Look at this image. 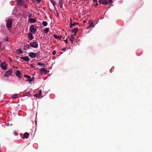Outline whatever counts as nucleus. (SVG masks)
<instances>
[{
    "label": "nucleus",
    "mask_w": 152,
    "mask_h": 152,
    "mask_svg": "<svg viewBox=\"0 0 152 152\" xmlns=\"http://www.w3.org/2000/svg\"><path fill=\"white\" fill-rule=\"evenodd\" d=\"M42 24L44 26H46L48 25V23L46 21H43L42 22Z\"/></svg>",
    "instance_id": "nucleus-25"
},
{
    "label": "nucleus",
    "mask_w": 152,
    "mask_h": 152,
    "mask_svg": "<svg viewBox=\"0 0 152 152\" xmlns=\"http://www.w3.org/2000/svg\"><path fill=\"white\" fill-rule=\"evenodd\" d=\"M41 66H43L44 67H45V64L44 63L41 64Z\"/></svg>",
    "instance_id": "nucleus-33"
},
{
    "label": "nucleus",
    "mask_w": 152,
    "mask_h": 152,
    "mask_svg": "<svg viewBox=\"0 0 152 152\" xmlns=\"http://www.w3.org/2000/svg\"><path fill=\"white\" fill-rule=\"evenodd\" d=\"M1 67L4 70H6L7 69L6 66L4 63L2 62L0 64Z\"/></svg>",
    "instance_id": "nucleus-8"
},
{
    "label": "nucleus",
    "mask_w": 152,
    "mask_h": 152,
    "mask_svg": "<svg viewBox=\"0 0 152 152\" xmlns=\"http://www.w3.org/2000/svg\"><path fill=\"white\" fill-rule=\"evenodd\" d=\"M12 70L11 69H10L5 73L4 76L5 77L9 76L12 74Z\"/></svg>",
    "instance_id": "nucleus-5"
},
{
    "label": "nucleus",
    "mask_w": 152,
    "mask_h": 152,
    "mask_svg": "<svg viewBox=\"0 0 152 152\" xmlns=\"http://www.w3.org/2000/svg\"><path fill=\"white\" fill-rule=\"evenodd\" d=\"M80 1H88L89 0H79Z\"/></svg>",
    "instance_id": "nucleus-42"
},
{
    "label": "nucleus",
    "mask_w": 152,
    "mask_h": 152,
    "mask_svg": "<svg viewBox=\"0 0 152 152\" xmlns=\"http://www.w3.org/2000/svg\"><path fill=\"white\" fill-rule=\"evenodd\" d=\"M94 24H93V23L92 22L91 23H90V25L89 26L87 27V29H88L90 27H94Z\"/></svg>",
    "instance_id": "nucleus-24"
},
{
    "label": "nucleus",
    "mask_w": 152,
    "mask_h": 152,
    "mask_svg": "<svg viewBox=\"0 0 152 152\" xmlns=\"http://www.w3.org/2000/svg\"><path fill=\"white\" fill-rule=\"evenodd\" d=\"M50 2H52V1H54V0H50Z\"/></svg>",
    "instance_id": "nucleus-46"
},
{
    "label": "nucleus",
    "mask_w": 152,
    "mask_h": 152,
    "mask_svg": "<svg viewBox=\"0 0 152 152\" xmlns=\"http://www.w3.org/2000/svg\"><path fill=\"white\" fill-rule=\"evenodd\" d=\"M24 6L25 8H26L27 7L26 5H24Z\"/></svg>",
    "instance_id": "nucleus-45"
},
{
    "label": "nucleus",
    "mask_w": 152,
    "mask_h": 152,
    "mask_svg": "<svg viewBox=\"0 0 152 152\" xmlns=\"http://www.w3.org/2000/svg\"><path fill=\"white\" fill-rule=\"evenodd\" d=\"M32 16V14H29L28 15V17L29 18H31V16Z\"/></svg>",
    "instance_id": "nucleus-35"
},
{
    "label": "nucleus",
    "mask_w": 152,
    "mask_h": 152,
    "mask_svg": "<svg viewBox=\"0 0 152 152\" xmlns=\"http://www.w3.org/2000/svg\"><path fill=\"white\" fill-rule=\"evenodd\" d=\"M24 77H26L27 78H30V76L29 75H24Z\"/></svg>",
    "instance_id": "nucleus-29"
},
{
    "label": "nucleus",
    "mask_w": 152,
    "mask_h": 152,
    "mask_svg": "<svg viewBox=\"0 0 152 152\" xmlns=\"http://www.w3.org/2000/svg\"><path fill=\"white\" fill-rule=\"evenodd\" d=\"M28 56L31 58H33L36 56V54L33 52H30L28 54Z\"/></svg>",
    "instance_id": "nucleus-6"
},
{
    "label": "nucleus",
    "mask_w": 152,
    "mask_h": 152,
    "mask_svg": "<svg viewBox=\"0 0 152 152\" xmlns=\"http://www.w3.org/2000/svg\"><path fill=\"white\" fill-rule=\"evenodd\" d=\"M41 94H42V91L40 90L38 93L36 94H35L34 95V96L35 97H39L41 96Z\"/></svg>",
    "instance_id": "nucleus-11"
},
{
    "label": "nucleus",
    "mask_w": 152,
    "mask_h": 152,
    "mask_svg": "<svg viewBox=\"0 0 152 152\" xmlns=\"http://www.w3.org/2000/svg\"><path fill=\"white\" fill-rule=\"evenodd\" d=\"M14 134H15V136H17L18 135V133L16 132H14Z\"/></svg>",
    "instance_id": "nucleus-32"
},
{
    "label": "nucleus",
    "mask_w": 152,
    "mask_h": 152,
    "mask_svg": "<svg viewBox=\"0 0 152 152\" xmlns=\"http://www.w3.org/2000/svg\"><path fill=\"white\" fill-rule=\"evenodd\" d=\"M30 46L34 48H37L38 47V44L35 42H31L30 43Z\"/></svg>",
    "instance_id": "nucleus-3"
},
{
    "label": "nucleus",
    "mask_w": 152,
    "mask_h": 152,
    "mask_svg": "<svg viewBox=\"0 0 152 152\" xmlns=\"http://www.w3.org/2000/svg\"><path fill=\"white\" fill-rule=\"evenodd\" d=\"M70 24H71V23H72V20L71 18H70Z\"/></svg>",
    "instance_id": "nucleus-41"
},
{
    "label": "nucleus",
    "mask_w": 152,
    "mask_h": 152,
    "mask_svg": "<svg viewBox=\"0 0 152 152\" xmlns=\"http://www.w3.org/2000/svg\"><path fill=\"white\" fill-rule=\"evenodd\" d=\"M59 4L60 5V7L62 8L63 7V1L62 0H58Z\"/></svg>",
    "instance_id": "nucleus-17"
},
{
    "label": "nucleus",
    "mask_w": 152,
    "mask_h": 152,
    "mask_svg": "<svg viewBox=\"0 0 152 152\" xmlns=\"http://www.w3.org/2000/svg\"><path fill=\"white\" fill-rule=\"evenodd\" d=\"M42 72H45V73L47 74V71L45 68H42L40 70Z\"/></svg>",
    "instance_id": "nucleus-19"
},
{
    "label": "nucleus",
    "mask_w": 152,
    "mask_h": 152,
    "mask_svg": "<svg viewBox=\"0 0 152 152\" xmlns=\"http://www.w3.org/2000/svg\"><path fill=\"white\" fill-rule=\"evenodd\" d=\"M29 30L30 32L32 33L33 34H35L37 31V28L34 27L33 25H31L30 26Z\"/></svg>",
    "instance_id": "nucleus-1"
},
{
    "label": "nucleus",
    "mask_w": 152,
    "mask_h": 152,
    "mask_svg": "<svg viewBox=\"0 0 152 152\" xmlns=\"http://www.w3.org/2000/svg\"><path fill=\"white\" fill-rule=\"evenodd\" d=\"M17 4L20 6H22L23 3V0H17Z\"/></svg>",
    "instance_id": "nucleus-10"
},
{
    "label": "nucleus",
    "mask_w": 152,
    "mask_h": 152,
    "mask_svg": "<svg viewBox=\"0 0 152 152\" xmlns=\"http://www.w3.org/2000/svg\"><path fill=\"white\" fill-rule=\"evenodd\" d=\"M51 2L52 3V4H53V6L55 8L56 7H55V6L56 4V2H55V1L54 0V1H52Z\"/></svg>",
    "instance_id": "nucleus-27"
},
{
    "label": "nucleus",
    "mask_w": 152,
    "mask_h": 152,
    "mask_svg": "<svg viewBox=\"0 0 152 152\" xmlns=\"http://www.w3.org/2000/svg\"><path fill=\"white\" fill-rule=\"evenodd\" d=\"M93 1L94 2L96 3L97 2V0H93Z\"/></svg>",
    "instance_id": "nucleus-36"
},
{
    "label": "nucleus",
    "mask_w": 152,
    "mask_h": 152,
    "mask_svg": "<svg viewBox=\"0 0 152 152\" xmlns=\"http://www.w3.org/2000/svg\"><path fill=\"white\" fill-rule=\"evenodd\" d=\"M68 38H69V36L68 37Z\"/></svg>",
    "instance_id": "nucleus-48"
},
{
    "label": "nucleus",
    "mask_w": 152,
    "mask_h": 152,
    "mask_svg": "<svg viewBox=\"0 0 152 152\" xmlns=\"http://www.w3.org/2000/svg\"><path fill=\"white\" fill-rule=\"evenodd\" d=\"M28 20L29 22L31 23H34L36 22L35 19L34 18H30Z\"/></svg>",
    "instance_id": "nucleus-14"
},
{
    "label": "nucleus",
    "mask_w": 152,
    "mask_h": 152,
    "mask_svg": "<svg viewBox=\"0 0 152 152\" xmlns=\"http://www.w3.org/2000/svg\"><path fill=\"white\" fill-rule=\"evenodd\" d=\"M49 31V29L48 28H46L44 30V32L46 34H48Z\"/></svg>",
    "instance_id": "nucleus-26"
},
{
    "label": "nucleus",
    "mask_w": 152,
    "mask_h": 152,
    "mask_svg": "<svg viewBox=\"0 0 152 152\" xmlns=\"http://www.w3.org/2000/svg\"><path fill=\"white\" fill-rule=\"evenodd\" d=\"M16 52L18 54H22L23 53V51L20 49L17 50Z\"/></svg>",
    "instance_id": "nucleus-22"
},
{
    "label": "nucleus",
    "mask_w": 152,
    "mask_h": 152,
    "mask_svg": "<svg viewBox=\"0 0 152 152\" xmlns=\"http://www.w3.org/2000/svg\"><path fill=\"white\" fill-rule=\"evenodd\" d=\"M24 137L25 138H27L29 136V134L28 132H25L23 135Z\"/></svg>",
    "instance_id": "nucleus-20"
},
{
    "label": "nucleus",
    "mask_w": 152,
    "mask_h": 152,
    "mask_svg": "<svg viewBox=\"0 0 152 152\" xmlns=\"http://www.w3.org/2000/svg\"><path fill=\"white\" fill-rule=\"evenodd\" d=\"M53 37L55 38L56 39H60L61 38V36H59L58 35H56V34H54L53 36Z\"/></svg>",
    "instance_id": "nucleus-21"
},
{
    "label": "nucleus",
    "mask_w": 152,
    "mask_h": 152,
    "mask_svg": "<svg viewBox=\"0 0 152 152\" xmlns=\"http://www.w3.org/2000/svg\"><path fill=\"white\" fill-rule=\"evenodd\" d=\"M16 75L20 78L21 77V73L19 71L17 70L16 72Z\"/></svg>",
    "instance_id": "nucleus-13"
},
{
    "label": "nucleus",
    "mask_w": 152,
    "mask_h": 152,
    "mask_svg": "<svg viewBox=\"0 0 152 152\" xmlns=\"http://www.w3.org/2000/svg\"><path fill=\"white\" fill-rule=\"evenodd\" d=\"M28 37L29 39L30 40H31L34 38V37L31 33H29L28 34Z\"/></svg>",
    "instance_id": "nucleus-7"
},
{
    "label": "nucleus",
    "mask_w": 152,
    "mask_h": 152,
    "mask_svg": "<svg viewBox=\"0 0 152 152\" xmlns=\"http://www.w3.org/2000/svg\"><path fill=\"white\" fill-rule=\"evenodd\" d=\"M66 50V48H63L62 49V50L64 51Z\"/></svg>",
    "instance_id": "nucleus-44"
},
{
    "label": "nucleus",
    "mask_w": 152,
    "mask_h": 152,
    "mask_svg": "<svg viewBox=\"0 0 152 152\" xmlns=\"http://www.w3.org/2000/svg\"><path fill=\"white\" fill-rule=\"evenodd\" d=\"M64 41L65 42L66 44H67V38L66 40H64Z\"/></svg>",
    "instance_id": "nucleus-34"
},
{
    "label": "nucleus",
    "mask_w": 152,
    "mask_h": 152,
    "mask_svg": "<svg viewBox=\"0 0 152 152\" xmlns=\"http://www.w3.org/2000/svg\"><path fill=\"white\" fill-rule=\"evenodd\" d=\"M18 95V94H15L12 95V97L13 99H15L17 97Z\"/></svg>",
    "instance_id": "nucleus-23"
},
{
    "label": "nucleus",
    "mask_w": 152,
    "mask_h": 152,
    "mask_svg": "<svg viewBox=\"0 0 152 152\" xmlns=\"http://www.w3.org/2000/svg\"><path fill=\"white\" fill-rule=\"evenodd\" d=\"M74 35H71L70 37L69 38L70 41L71 42V43L72 44L73 42V39H74Z\"/></svg>",
    "instance_id": "nucleus-16"
},
{
    "label": "nucleus",
    "mask_w": 152,
    "mask_h": 152,
    "mask_svg": "<svg viewBox=\"0 0 152 152\" xmlns=\"http://www.w3.org/2000/svg\"><path fill=\"white\" fill-rule=\"evenodd\" d=\"M30 48V46L29 45H24L23 46V49L24 51H26L27 49H29Z\"/></svg>",
    "instance_id": "nucleus-12"
},
{
    "label": "nucleus",
    "mask_w": 152,
    "mask_h": 152,
    "mask_svg": "<svg viewBox=\"0 0 152 152\" xmlns=\"http://www.w3.org/2000/svg\"><path fill=\"white\" fill-rule=\"evenodd\" d=\"M99 2L100 4H102L104 5H107L108 2L107 0H99Z\"/></svg>",
    "instance_id": "nucleus-4"
},
{
    "label": "nucleus",
    "mask_w": 152,
    "mask_h": 152,
    "mask_svg": "<svg viewBox=\"0 0 152 152\" xmlns=\"http://www.w3.org/2000/svg\"><path fill=\"white\" fill-rule=\"evenodd\" d=\"M20 58L21 59H22L26 61H28L29 60V58L27 56L23 57H20Z\"/></svg>",
    "instance_id": "nucleus-9"
},
{
    "label": "nucleus",
    "mask_w": 152,
    "mask_h": 152,
    "mask_svg": "<svg viewBox=\"0 0 152 152\" xmlns=\"http://www.w3.org/2000/svg\"><path fill=\"white\" fill-rule=\"evenodd\" d=\"M10 60L11 61H12V60L10 58Z\"/></svg>",
    "instance_id": "nucleus-47"
},
{
    "label": "nucleus",
    "mask_w": 152,
    "mask_h": 152,
    "mask_svg": "<svg viewBox=\"0 0 152 152\" xmlns=\"http://www.w3.org/2000/svg\"><path fill=\"white\" fill-rule=\"evenodd\" d=\"M78 24L79 23L77 22H75L73 23H71V24H70V28H71L72 26H75Z\"/></svg>",
    "instance_id": "nucleus-18"
},
{
    "label": "nucleus",
    "mask_w": 152,
    "mask_h": 152,
    "mask_svg": "<svg viewBox=\"0 0 152 152\" xmlns=\"http://www.w3.org/2000/svg\"><path fill=\"white\" fill-rule=\"evenodd\" d=\"M56 52L55 51H54L53 52V55H54L56 54Z\"/></svg>",
    "instance_id": "nucleus-39"
},
{
    "label": "nucleus",
    "mask_w": 152,
    "mask_h": 152,
    "mask_svg": "<svg viewBox=\"0 0 152 152\" xmlns=\"http://www.w3.org/2000/svg\"><path fill=\"white\" fill-rule=\"evenodd\" d=\"M38 64L39 66H41V63L40 62H39Z\"/></svg>",
    "instance_id": "nucleus-38"
},
{
    "label": "nucleus",
    "mask_w": 152,
    "mask_h": 152,
    "mask_svg": "<svg viewBox=\"0 0 152 152\" xmlns=\"http://www.w3.org/2000/svg\"><path fill=\"white\" fill-rule=\"evenodd\" d=\"M98 5V4H97V3H96V4H95V5H94V6L96 7Z\"/></svg>",
    "instance_id": "nucleus-40"
},
{
    "label": "nucleus",
    "mask_w": 152,
    "mask_h": 152,
    "mask_svg": "<svg viewBox=\"0 0 152 152\" xmlns=\"http://www.w3.org/2000/svg\"><path fill=\"white\" fill-rule=\"evenodd\" d=\"M38 2H41V0H36Z\"/></svg>",
    "instance_id": "nucleus-43"
},
{
    "label": "nucleus",
    "mask_w": 152,
    "mask_h": 152,
    "mask_svg": "<svg viewBox=\"0 0 152 152\" xmlns=\"http://www.w3.org/2000/svg\"><path fill=\"white\" fill-rule=\"evenodd\" d=\"M30 83L32 81H34V77H32L31 79L30 78Z\"/></svg>",
    "instance_id": "nucleus-30"
},
{
    "label": "nucleus",
    "mask_w": 152,
    "mask_h": 152,
    "mask_svg": "<svg viewBox=\"0 0 152 152\" xmlns=\"http://www.w3.org/2000/svg\"><path fill=\"white\" fill-rule=\"evenodd\" d=\"M28 79H27V80H26V81H29V83H30V78H28Z\"/></svg>",
    "instance_id": "nucleus-37"
},
{
    "label": "nucleus",
    "mask_w": 152,
    "mask_h": 152,
    "mask_svg": "<svg viewBox=\"0 0 152 152\" xmlns=\"http://www.w3.org/2000/svg\"><path fill=\"white\" fill-rule=\"evenodd\" d=\"M36 56L37 58H38L39 56L40 55V52H38L37 53H36Z\"/></svg>",
    "instance_id": "nucleus-28"
},
{
    "label": "nucleus",
    "mask_w": 152,
    "mask_h": 152,
    "mask_svg": "<svg viewBox=\"0 0 152 152\" xmlns=\"http://www.w3.org/2000/svg\"><path fill=\"white\" fill-rule=\"evenodd\" d=\"M12 23V20L11 19H9L7 21L6 25L7 28H10L11 27Z\"/></svg>",
    "instance_id": "nucleus-2"
},
{
    "label": "nucleus",
    "mask_w": 152,
    "mask_h": 152,
    "mask_svg": "<svg viewBox=\"0 0 152 152\" xmlns=\"http://www.w3.org/2000/svg\"><path fill=\"white\" fill-rule=\"evenodd\" d=\"M78 31V28H75L73 29L72 30H71L72 33H74V35H75V34Z\"/></svg>",
    "instance_id": "nucleus-15"
},
{
    "label": "nucleus",
    "mask_w": 152,
    "mask_h": 152,
    "mask_svg": "<svg viewBox=\"0 0 152 152\" xmlns=\"http://www.w3.org/2000/svg\"><path fill=\"white\" fill-rule=\"evenodd\" d=\"M108 2L109 3H113L112 0H109V2Z\"/></svg>",
    "instance_id": "nucleus-31"
}]
</instances>
